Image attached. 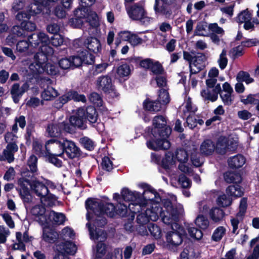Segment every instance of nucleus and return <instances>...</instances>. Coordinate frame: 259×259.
<instances>
[{
  "instance_id": "nucleus-1",
  "label": "nucleus",
  "mask_w": 259,
  "mask_h": 259,
  "mask_svg": "<svg viewBox=\"0 0 259 259\" xmlns=\"http://www.w3.org/2000/svg\"><path fill=\"white\" fill-rule=\"evenodd\" d=\"M139 187L146 190L141 194L137 191H131L127 188H123L121 192L122 200L131 202L128 209L132 213H140L137 216V222L141 225L146 224L150 220L156 221L159 217H161L164 223L176 224L179 215L183 212L182 209L175 207L176 197H171L172 201L164 199L163 207L159 202L161 199L159 195L146 184H140Z\"/></svg>"
},
{
  "instance_id": "nucleus-2",
  "label": "nucleus",
  "mask_w": 259,
  "mask_h": 259,
  "mask_svg": "<svg viewBox=\"0 0 259 259\" xmlns=\"http://www.w3.org/2000/svg\"><path fill=\"white\" fill-rule=\"evenodd\" d=\"M165 118L162 115L155 116L153 120L152 137L147 142L148 148L154 150H166L170 148V143L167 138L171 130L166 125Z\"/></svg>"
},
{
  "instance_id": "nucleus-3",
  "label": "nucleus",
  "mask_w": 259,
  "mask_h": 259,
  "mask_svg": "<svg viewBox=\"0 0 259 259\" xmlns=\"http://www.w3.org/2000/svg\"><path fill=\"white\" fill-rule=\"evenodd\" d=\"M87 210V219L90 221L96 215L94 226L103 227L107 223L106 219L103 216L106 214L110 217H113L116 213L115 207L112 203L104 202L96 199H88L85 202Z\"/></svg>"
},
{
  "instance_id": "nucleus-4",
  "label": "nucleus",
  "mask_w": 259,
  "mask_h": 259,
  "mask_svg": "<svg viewBox=\"0 0 259 259\" xmlns=\"http://www.w3.org/2000/svg\"><path fill=\"white\" fill-rule=\"evenodd\" d=\"M27 40H22L17 42L16 51L20 54H28L32 53L30 47L39 48L41 52L47 54H53V48L49 46L50 38L45 32L40 31L37 33H33L28 36Z\"/></svg>"
},
{
  "instance_id": "nucleus-5",
  "label": "nucleus",
  "mask_w": 259,
  "mask_h": 259,
  "mask_svg": "<svg viewBox=\"0 0 259 259\" xmlns=\"http://www.w3.org/2000/svg\"><path fill=\"white\" fill-rule=\"evenodd\" d=\"M94 56L87 51L81 52L77 56L62 58L59 61L60 67L64 70L78 67L82 63L91 64L94 62Z\"/></svg>"
},
{
  "instance_id": "nucleus-6",
  "label": "nucleus",
  "mask_w": 259,
  "mask_h": 259,
  "mask_svg": "<svg viewBox=\"0 0 259 259\" xmlns=\"http://www.w3.org/2000/svg\"><path fill=\"white\" fill-rule=\"evenodd\" d=\"M22 175V177L18 181V186L17 190L19 192L21 199L23 200L26 208L27 209L29 205L32 201V196L30 193L28 188L29 186L31 187L32 184L29 179L31 176L29 172H23Z\"/></svg>"
},
{
  "instance_id": "nucleus-7",
  "label": "nucleus",
  "mask_w": 259,
  "mask_h": 259,
  "mask_svg": "<svg viewBox=\"0 0 259 259\" xmlns=\"http://www.w3.org/2000/svg\"><path fill=\"white\" fill-rule=\"evenodd\" d=\"M95 83L98 91L110 94L112 97L119 96V94L115 90L111 76L109 75H101L97 78Z\"/></svg>"
},
{
  "instance_id": "nucleus-8",
  "label": "nucleus",
  "mask_w": 259,
  "mask_h": 259,
  "mask_svg": "<svg viewBox=\"0 0 259 259\" xmlns=\"http://www.w3.org/2000/svg\"><path fill=\"white\" fill-rule=\"evenodd\" d=\"M86 226L89 229L91 239L100 241L97 245V252L95 259L97 258H103L102 256L105 254L106 252V246L103 242L106 239V233L102 230L97 228L94 230L93 228H91L89 223H87Z\"/></svg>"
},
{
  "instance_id": "nucleus-9",
  "label": "nucleus",
  "mask_w": 259,
  "mask_h": 259,
  "mask_svg": "<svg viewBox=\"0 0 259 259\" xmlns=\"http://www.w3.org/2000/svg\"><path fill=\"white\" fill-rule=\"evenodd\" d=\"M217 81V78L213 77H208L206 80L207 88L201 92V95L204 100L212 102L217 100L218 94L221 92V87L220 84H216Z\"/></svg>"
},
{
  "instance_id": "nucleus-10",
  "label": "nucleus",
  "mask_w": 259,
  "mask_h": 259,
  "mask_svg": "<svg viewBox=\"0 0 259 259\" xmlns=\"http://www.w3.org/2000/svg\"><path fill=\"white\" fill-rule=\"evenodd\" d=\"M52 54L45 53L42 52L36 53L34 56L35 62L30 64L29 70H27L29 71L28 75L36 78L38 75L45 72L44 63L40 60L45 61L47 58L46 56Z\"/></svg>"
},
{
  "instance_id": "nucleus-11",
  "label": "nucleus",
  "mask_w": 259,
  "mask_h": 259,
  "mask_svg": "<svg viewBox=\"0 0 259 259\" xmlns=\"http://www.w3.org/2000/svg\"><path fill=\"white\" fill-rule=\"evenodd\" d=\"M71 100H73L74 101H81L83 103L86 102V98L84 95H79L76 91L70 90L60 97L56 101L54 106L57 108H60L64 104Z\"/></svg>"
},
{
  "instance_id": "nucleus-12",
  "label": "nucleus",
  "mask_w": 259,
  "mask_h": 259,
  "mask_svg": "<svg viewBox=\"0 0 259 259\" xmlns=\"http://www.w3.org/2000/svg\"><path fill=\"white\" fill-rule=\"evenodd\" d=\"M173 0H155L154 10L157 15L169 18L172 14Z\"/></svg>"
},
{
  "instance_id": "nucleus-13",
  "label": "nucleus",
  "mask_w": 259,
  "mask_h": 259,
  "mask_svg": "<svg viewBox=\"0 0 259 259\" xmlns=\"http://www.w3.org/2000/svg\"><path fill=\"white\" fill-rule=\"evenodd\" d=\"M69 122L71 124L69 125L72 127V130H73V127L80 130L87 128L85 110L81 108L78 109L76 113L70 117ZM73 131L74 130H73Z\"/></svg>"
},
{
  "instance_id": "nucleus-14",
  "label": "nucleus",
  "mask_w": 259,
  "mask_h": 259,
  "mask_svg": "<svg viewBox=\"0 0 259 259\" xmlns=\"http://www.w3.org/2000/svg\"><path fill=\"white\" fill-rule=\"evenodd\" d=\"M35 14L30 10L29 13H26L24 11L19 12L16 16V19L21 22V26L23 28L24 31L27 33L28 32L34 31L36 30V26L35 23L29 21L31 15Z\"/></svg>"
},
{
  "instance_id": "nucleus-15",
  "label": "nucleus",
  "mask_w": 259,
  "mask_h": 259,
  "mask_svg": "<svg viewBox=\"0 0 259 259\" xmlns=\"http://www.w3.org/2000/svg\"><path fill=\"white\" fill-rule=\"evenodd\" d=\"M67 133H72V127L67 123L62 122H52L48 124L47 132L50 137H57L60 135L62 131Z\"/></svg>"
},
{
  "instance_id": "nucleus-16",
  "label": "nucleus",
  "mask_w": 259,
  "mask_h": 259,
  "mask_svg": "<svg viewBox=\"0 0 259 259\" xmlns=\"http://www.w3.org/2000/svg\"><path fill=\"white\" fill-rule=\"evenodd\" d=\"M47 155H56L63 157L64 153V142L52 139L47 141L45 145Z\"/></svg>"
},
{
  "instance_id": "nucleus-17",
  "label": "nucleus",
  "mask_w": 259,
  "mask_h": 259,
  "mask_svg": "<svg viewBox=\"0 0 259 259\" xmlns=\"http://www.w3.org/2000/svg\"><path fill=\"white\" fill-rule=\"evenodd\" d=\"M176 162L174 155L171 153H167L162 160V166L165 170L171 180H176L177 174L175 169Z\"/></svg>"
},
{
  "instance_id": "nucleus-18",
  "label": "nucleus",
  "mask_w": 259,
  "mask_h": 259,
  "mask_svg": "<svg viewBox=\"0 0 259 259\" xmlns=\"http://www.w3.org/2000/svg\"><path fill=\"white\" fill-rule=\"evenodd\" d=\"M89 13V8L80 7L74 11L75 18L70 20L71 25L75 28L80 27L83 24L82 19H86Z\"/></svg>"
},
{
  "instance_id": "nucleus-19",
  "label": "nucleus",
  "mask_w": 259,
  "mask_h": 259,
  "mask_svg": "<svg viewBox=\"0 0 259 259\" xmlns=\"http://www.w3.org/2000/svg\"><path fill=\"white\" fill-rule=\"evenodd\" d=\"M54 249L60 253V254L66 253L73 255L76 252L77 247L74 243L70 241H66L62 243L57 242L55 244Z\"/></svg>"
},
{
  "instance_id": "nucleus-20",
  "label": "nucleus",
  "mask_w": 259,
  "mask_h": 259,
  "mask_svg": "<svg viewBox=\"0 0 259 259\" xmlns=\"http://www.w3.org/2000/svg\"><path fill=\"white\" fill-rule=\"evenodd\" d=\"M183 241L181 235L177 232L171 231L167 232L166 235V246L170 249H173L179 246Z\"/></svg>"
},
{
  "instance_id": "nucleus-21",
  "label": "nucleus",
  "mask_w": 259,
  "mask_h": 259,
  "mask_svg": "<svg viewBox=\"0 0 259 259\" xmlns=\"http://www.w3.org/2000/svg\"><path fill=\"white\" fill-rule=\"evenodd\" d=\"M45 212L46 208L42 205H36L30 210L31 213L34 216V219L41 225L48 222Z\"/></svg>"
},
{
  "instance_id": "nucleus-22",
  "label": "nucleus",
  "mask_w": 259,
  "mask_h": 259,
  "mask_svg": "<svg viewBox=\"0 0 259 259\" xmlns=\"http://www.w3.org/2000/svg\"><path fill=\"white\" fill-rule=\"evenodd\" d=\"M18 150V146L17 144L15 143L8 144L2 154L0 155V160H7L9 163H11L14 160V153Z\"/></svg>"
},
{
  "instance_id": "nucleus-23",
  "label": "nucleus",
  "mask_w": 259,
  "mask_h": 259,
  "mask_svg": "<svg viewBox=\"0 0 259 259\" xmlns=\"http://www.w3.org/2000/svg\"><path fill=\"white\" fill-rule=\"evenodd\" d=\"M205 56L202 54H199L195 56L192 63H190V69L191 73L196 74L205 66Z\"/></svg>"
},
{
  "instance_id": "nucleus-24",
  "label": "nucleus",
  "mask_w": 259,
  "mask_h": 259,
  "mask_svg": "<svg viewBox=\"0 0 259 259\" xmlns=\"http://www.w3.org/2000/svg\"><path fill=\"white\" fill-rule=\"evenodd\" d=\"M17 242L13 245V248L14 250H20L24 251L25 249V245L24 243L31 241V237H29L27 231H26L22 235L20 232H17L16 234Z\"/></svg>"
},
{
  "instance_id": "nucleus-25",
  "label": "nucleus",
  "mask_w": 259,
  "mask_h": 259,
  "mask_svg": "<svg viewBox=\"0 0 259 259\" xmlns=\"http://www.w3.org/2000/svg\"><path fill=\"white\" fill-rule=\"evenodd\" d=\"M64 152L70 158H74L80 155V150L72 141H64Z\"/></svg>"
},
{
  "instance_id": "nucleus-26",
  "label": "nucleus",
  "mask_w": 259,
  "mask_h": 259,
  "mask_svg": "<svg viewBox=\"0 0 259 259\" xmlns=\"http://www.w3.org/2000/svg\"><path fill=\"white\" fill-rule=\"evenodd\" d=\"M31 189L41 200L45 198L49 194V190L46 185L38 181H33Z\"/></svg>"
},
{
  "instance_id": "nucleus-27",
  "label": "nucleus",
  "mask_w": 259,
  "mask_h": 259,
  "mask_svg": "<svg viewBox=\"0 0 259 259\" xmlns=\"http://www.w3.org/2000/svg\"><path fill=\"white\" fill-rule=\"evenodd\" d=\"M128 16L133 20H138L145 14V10L142 6L136 4L126 8Z\"/></svg>"
},
{
  "instance_id": "nucleus-28",
  "label": "nucleus",
  "mask_w": 259,
  "mask_h": 259,
  "mask_svg": "<svg viewBox=\"0 0 259 259\" xmlns=\"http://www.w3.org/2000/svg\"><path fill=\"white\" fill-rule=\"evenodd\" d=\"M85 48L94 53L100 52L102 49L100 41L97 38L94 37L86 39Z\"/></svg>"
},
{
  "instance_id": "nucleus-29",
  "label": "nucleus",
  "mask_w": 259,
  "mask_h": 259,
  "mask_svg": "<svg viewBox=\"0 0 259 259\" xmlns=\"http://www.w3.org/2000/svg\"><path fill=\"white\" fill-rule=\"evenodd\" d=\"M246 162L245 158L241 154H237L230 157L228 160L229 166L232 168L241 167Z\"/></svg>"
},
{
  "instance_id": "nucleus-30",
  "label": "nucleus",
  "mask_w": 259,
  "mask_h": 259,
  "mask_svg": "<svg viewBox=\"0 0 259 259\" xmlns=\"http://www.w3.org/2000/svg\"><path fill=\"white\" fill-rule=\"evenodd\" d=\"M131 67L126 63L120 65L117 67L116 70V76L120 80H125L131 74Z\"/></svg>"
},
{
  "instance_id": "nucleus-31",
  "label": "nucleus",
  "mask_w": 259,
  "mask_h": 259,
  "mask_svg": "<svg viewBox=\"0 0 259 259\" xmlns=\"http://www.w3.org/2000/svg\"><path fill=\"white\" fill-rule=\"evenodd\" d=\"M58 0H34L31 5V10L33 13L38 14L42 11L43 8L47 6V3H55Z\"/></svg>"
},
{
  "instance_id": "nucleus-32",
  "label": "nucleus",
  "mask_w": 259,
  "mask_h": 259,
  "mask_svg": "<svg viewBox=\"0 0 259 259\" xmlns=\"http://www.w3.org/2000/svg\"><path fill=\"white\" fill-rule=\"evenodd\" d=\"M215 149L214 143L209 139L204 140L200 145V151L204 155H209L211 154Z\"/></svg>"
},
{
  "instance_id": "nucleus-33",
  "label": "nucleus",
  "mask_w": 259,
  "mask_h": 259,
  "mask_svg": "<svg viewBox=\"0 0 259 259\" xmlns=\"http://www.w3.org/2000/svg\"><path fill=\"white\" fill-rule=\"evenodd\" d=\"M225 215V212L219 207H214L209 211L210 219L214 222L217 223L222 221Z\"/></svg>"
},
{
  "instance_id": "nucleus-34",
  "label": "nucleus",
  "mask_w": 259,
  "mask_h": 259,
  "mask_svg": "<svg viewBox=\"0 0 259 259\" xmlns=\"http://www.w3.org/2000/svg\"><path fill=\"white\" fill-rule=\"evenodd\" d=\"M48 219L50 221L53 222L57 225H62L66 221V217L63 213L56 212L53 210L49 212Z\"/></svg>"
},
{
  "instance_id": "nucleus-35",
  "label": "nucleus",
  "mask_w": 259,
  "mask_h": 259,
  "mask_svg": "<svg viewBox=\"0 0 259 259\" xmlns=\"http://www.w3.org/2000/svg\"><path fill=\"white\" fill-rule=\"evenodd\" d=\"M215 148L218 153L221 154H225L228 149L227 138L224 137H220L218 140Z\"/></svg>"
},
{
  "instance_id": "nucleus-36",
  "label": "nucleus",
  "mask_w": 259,
  "mask_h": 259,
  "mask_svg": "<svg viewBox=\"0 0 259 259\" xmlns=\"http://www.w3.org/2000/svg\"><path fill=\"white\" fill-rule=\"evenodd\" d=\"M58 96V91L53 87L49 86L41 93V97L46 101L52 100Z\"/></svg>"
},
{
  "instance_id": "nucleus-37",
  "label": "nucleus",
  "mask_w": 259,
  "mask_h": 259,
  "mask_svg": "<svg viewBox=\"0 0 259 259\" xmlns=\"http://www.w3.org/2000/svg\"><path fill=\"white\" fill-rule=\"evenodd\" d=\"M226 193L228 195L235 197H240L243 194V189L239 185L229 186L226 189Z\"/></svg>"
},
{
  "instance_id": "nucleus-38",
  "label": "nucleus",
  "mask_w": 259,
  "mask_h": 259,
  "mask_svg": "<svg viewBox=\"0 0 259 259\" xmlns=\"http://www.w3.org/2000/svg\"><path fill=\"white\" fill-rule=\"evenodd\" d=\"M225 181L228 183H239L241 182V177L238 173L227 171L224 175Z\"/></svg>"
},
{
  "instance_id": "nucleus-39",
  "label": "nucleus",
  "mask_w": 259,
  "mask_h": 259,
  "mask_svg": "<svg viewBox=\"0 0 259 259\" xmlns=\"http://www.w3.org/2000/svg\"><path fill=\"white\" fill-rule=\"evenodd\" d=\"M144 108L149 111L157 112L162 108L161 104L158 101H149L146 100L143 103Z\"/></svg>"
},
{
  "instance_id": "nucleus-40",
  "label": "nucleus",
  "mask_w": 259,
  "mask_h": 259,
  "mask_svg": "<svg viewBox=\"0 0 259 259\" xmlns=\"http://www.w3.org/2000/svg\"><path fill=\"white\" fill-rule=\"evenodd\" d=\"M86 117L90 123L94 126L98 121V114L95 108L93 106H89L86 109Z\"/></svg>"
},
{
  "instance_id": "nucleus-41",
  "label": "nucleus",
  "mask_w": 259,
  "mask_h": 259,
  "mask_svg": "<svg viewBox=\"0 0 259 259\" xmlns=\"http://www.w3.org/2000/svg\"><path fill=\"white\" fill-rule=\"evenodd\" d=\"M252 14L248 11V9L242 11L236 17L235 20L237 22L242 24L248 20H251Z\"/></svg>"
},
{
  "instance_id": "nucleus-42",
  "label": "nucleus",
  "mask_w": 259,
  "mask_h": 259,
  "mask_svg": "<svg viewBox=\"0 0 259 259\" xmlns=\"http://www.w3.org/2000/svg\"><path fill=\"white\" fill-rule=\"evenodd\" d=\"M197 110V109L195 106L193 105L191 99L188 98L184 104L183 111L185 116H187L189 114H194Z\"/></svg>"
},
{
  "instance_id": "nucleus-43",
  "label": "nucleus",
  "mask_w": 259,
  "mask_h": 259,
  "mask_svg": "<svg viewBox=\"0 0 259 259\" xmlns=\"http://www.w3.org/2000/svg\"><path fill=\"white\" fill-rule=\"evenodd\" d=\"M148 229L150 234L155 239H158L161 236V231L160 228L156 224L150 223L148 225Z\"/></svg>"
},
{
  "instance_id": "nucleus-44",
  "label": "nucleus",
  "mask_w": 259,
  "mask_h": 259,
  "mask_svg": "<svg viewBox=\"0 0 259 259\" xmlns=\"http://www.w3.org/2000/svg\"><path fill=\"white\" fill-rule=\"evenodd\" d=\"M132 32L129 31H122L118 33L115 40V45L118 47L121 40L130 41Z\"/></svg>"
},
{
  "instance_id": "nucleus-45",
  "label": "nucleus",
  "mask_w": 259,
  "mask_h": 259,
  "mask_svg": "<svg viewBox=\"0 0 259 259\" xmlns=\"http://www.w3.org/2000/svg\"><path fill=\"white\" fill-rule=\"evenodd\" d=\"M226 229L223 226H220L216 228L211 236L212 240L218 242L220 241L225 235Z\"/></svg>"
},
{
  "instance_id": "nucleus-46",
  "label": "nucleus",
  "mask_w": 259,
  "mask_h": 259,
  "mask_svg": "<svg viewBox=\"0 0 259 259\" xmlns=\"http://www.w3.org/2000/svg\"><path fill=\"white\" fill-rule=\"evenodd\" d=\"M11 93L12 94L14 102L16 103H18L20 98L22 96L21 88L18 83H15L12 86Z\"/></svg>"
},
{
  "instance_id": "nucleus-47",
  "label": "nucleus",
  "mask_w": 259,
  "mask_h": 259,
  "mask_svg": "<svg viewBox=\"0 0 259 259\" xmlns=\"http://www.w3.org/2000/svg\"><path fill=\"white\" fill-rule=\"evenodd\" d=\"M193 151L191 154V161L195 166H200L203 163V158L196 152V149L193 148Z\"/></svg>"
},
{
  "instance_id": "nucleus-48",
  "label": "nucleus",
  "mask_w": 259,
  "mask_h": 259,
  "mask_svg": "<svg viewBox=\"0 0 259 259\" xmlns=\"http://www.w3.org/2000/svg\"><path fill=\"white\" fill-rule=\"evenodd\" d=\"M227 50L224 49L220 54L219 59H218L217 62L221 70H224L228 64V60L227 57Z\"/></svg>"
},
{
  "instance_id": "nucleus-49",
  "label": "nucleus",
  "mask_w": 259,
  "mask_h": 259,
  "mask_svg": "<svg viewBox=\"0 0 259 259\" xmlns=\"http://www.w3.org/2000/svg\"><path fill=\"white\" fill-rule=\"evenodd\" d=\"M243 217H244L242 215L236 214L235 217L232 218L231 219V224L232 227V233L234 234H238V225L242 221Z\"/></svg>"
},
{
  "instance_id": "nucleus-50",
  "label": "nucleus",
  "mask_w": 259,
  "mask_h": 259,
  "mask_svg": "<svg viewBox=\"0 0 259 259\" xmlns=\"http://www.w3.org/2000/svg\"><path fill=\"white\" fill-rule=\"evenodd\" d=\"M241 101L245 105H256V104L259 103V94H250L246 98L241 99Z\"/></svg>"
},
{
  "instance_id": "nucleus-51",
  "label": "nucleus",
  "mask_w": 259,
  "mask_h": 259,
  "mask_svg": "<svg viewBox=\"0 0 259 259\" xmlns=\"http://www.w3.org/2000/svg\"><path fill=\"white\" fill-rule=\"evenodd\" d=\"M58 234L54 231L45 230L43 233V239L47 242L52 243L58 238Z\"/></svg>"
},
{
  "instance_id": "nucleus-52",
  "label": "nucleus",
  "mask_w": 259,
  "mask_h": 259,
  "mask_svg": "<svg viewBox=\"0 0 259 259\" xmlns=\"http://www.w3.org/2000/svg\"><path fill=\"white\" fill-rule=\"evenodd\" d=\"M238 82H245L246 84L252 82L254 79L250 76L248 72L244 71H240L236 77Z\"/></svg>"
},
{
  "instance_id": "nucleus-53",
  "label": "nucleus",
  "mask_w": 259,
  "mask_h": 259,
  "mask_svg": "<svg viewBox=\"0 0 259 259\" xmlns=\"http://www.w3.org/2000/svg\"><path fill=\"white\" fill-rule=\"evenodd\" d=\"M195 224L200 228L205 229L209 225V221L204 215H199L195 220Z\"/></svg>"
},
{
  "instance_id": "nucleus-54",
  "label": "nucleus",
  "mask_w": 259,
  "mask_h": 259,
  "mask_svg": "<svg viewBox=\"0 0 259 259\" xmlns=\"http://www.w3.org/2000/svg\"><path fill=\"white\" fill-rule=\"evenodd\" d=\"M176 157L180 163H186L188 160L189 154L185 150L179 149L177 151Z\"/></svg>"
},
{
  "instance_id": "nucleus-55",
  "label": "nucleus",
  "mask_w": 259,
  "mask_h": 259,
  "mask_svg": "<svg viewBox=\"0 0 259 259\" xmlns=\"http://www.w3.org/2000/svg\"><path fill=\"white\" fill-rule=\"evenodd\" d=\"M150 70L153 74H155L157 76L162 75L164 72V69L162 65L158 61L155 60H154Z\"/></svg>"
},
{
  "instance_id": "nucleus-56",
  "label": "nucleus",
  "mask_w": 259,
  "mask_h": 259,
  "mask_svg": "<svg viewBox=\"0 0 259 259\" xmlns=\"http://www.w3.org/2000/svg\"><path fill=\"white\" fill-rule=\"evenodd\" d=\"M33 149L34 152L39 156H46L47 151L43 149L42 145L38 141H35L33 142Z\"/></svg>"
},
{
  "instance_id": "nucleus-57",
  "label": "nucleus",
  "mask_w": 259,
  "mask_h": 259,
  "mask_svg": "<svg viewBox=\"0 0 259 259\" xmlns=\"http://www.w3.org/2000/svg\"><path fill=\"white\" fill-rule=\"evenodd\" d=\"M44 67L45 72L48 74L55 75L59 72L58 68L55 64L50 63L44 64Z\"/></svg>"
},
{
  "instance_id": "nucleus-58",
  "label": "nucleus",
  "mask_w": 259,
  "mask_h": 259,
  "mask_svg": "<svg viewBox=\"0 0 259 259\" xmlns=\"http://www.w3.org/2000/svg\"><path fill=\"white\" fill-rule=\"evenodd\" d=\"M37 158L34 155H31L27 161V165L30 168L31 173H34L37 171Z\"/></svg>"
},
{
  "instance_id": "nucleus-59",
  "label": "nucleus",
  "mask_w": 259,
  "mask_h": 259,
  "mask_svg": "<svg viewBox=\"0 0 259 259\" xmlns=\"http://www.w3.org/2000/svg\"><path fill=\"white\" fill-rule=\"evenodd\" d=\"M217 204L222 207H227L232 203V199L228 197L225 194L220 196L217 199Z\"/></svg>"
},
{
  "instance_id": "nucleus-60",
  "label": "nucleus",
  "mask_w": 259,
  "mask_h": 259,
  "mask_svg": "<svg viewBox=\"0 0 259 259\" xmlns=\"http://www.w3.org/2000/svg\"><path fill=\"white\" fill-rule=\"evenodd\" d=\"M86 21L89 22L92 27H96L98 25V17L95 12H89Z\"/></svg>"
},
{
  "instance_id": "nucleus-61",
  "label": "nucleus",
  "mask_w": 259,
  "mask_h": 259,
  "mask_svg": "<svg viewBox=\"0 0 259 259\" xmlns=\"http://www.w3.org/2000/svg\"><path fill=\"white\" fill-rule=\"evenodd\" d=\"M169 97L167 91L165 90H160L159 94L158 101L161 105H165L169 103Z\"/></svg>"
},
{
  "instance_id": "nucleus-62",
  "label": "nucleus",
  "mask_w": 259,
  "mask_h": 259,
  "mask_svg": "<svg viewBox=\"0 0 259 259\" xmlns=\"http://www.w3.org/2000/svg\"><path fill=\"white\" fill-rule=\"evenodd\" d=\"M60 235L64 239H73L75 236V233L71 228L66 227L62 230Z\"/></svg>"
},
{
  "instance_id": "nucleus-63",
  "label": "nucleus",
  "mask_w": 259,
  "mask_h": 259,
  "mask_svg": "<svg viewBox=\"0 0 259 259\" xmlns=\"http://www.w3.org/2000/svg\"><path fill=\"white\" fill-rule=\"evenodd\" d=\"M80 142L87 150L92 151L95 147L94 142L88 137H83L80 139Z\"/></svg>"
},
{
  "instance_id": "nucleus-64",
  "label": "nucleus",
  "mask_w": 259,
  "mask_h": 259,
  "mask_svg": "<svg viewBox=\"0 0 259 259\" xmlns=\"http://www.w3.org/2000/svg\"><path fill=\"white\" fill-rule=\"evenodd\" d=\"M188 231L190 236L196 240H199L202 237L201 231L195 227H189Z\"/></svg>"
}]
</instances>
